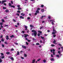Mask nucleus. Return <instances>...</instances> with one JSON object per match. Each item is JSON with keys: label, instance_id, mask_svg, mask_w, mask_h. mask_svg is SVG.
I'll list each match as a JSON object with an SVG mask.
<instances>
[{"label": "nucleus", "instance_id": "26", "mask_svg": "<svg viewBox=\"0 0 63 63\" xmlns=\"http://www.w3.org/2000/svg\"><path fill=\"white\" fill-rule=\"evenodd\" d=\"M36 45H40V44L39 43H37L36 44Z\"/></svg>", "mask_w": 63, "mask_h": 63}, {"label": "nucleus", "instance_id": "18", "mask_svg": "<svg viewBox=\"0 0 63 63\" xmlns=\"http://www.w3.org/2000/svg\"><path fill=\"white\" fill-rule=\"evenodd\" d=\"M35 62V60H32V63H34Z\"/></svg>", "mask_w": 63, "mask_h": 63}, {"label": "nucleus", "instance_id": "56", "mask_svg": "<svg viewBox=\"0 0 63 63\" xmlns=\"http://www.w3.org/2000/svg\"><path fill=\"white\" fill-rule=\"evenodd\" d=\"M15 27H18L17 25H15Z\"/></svg>", "mask_w": 63, "mask_h": 63}, {"label": "nucleus", "instance_id": "52", "mask_svg": "<svg viewBox=\"0 0 63 63\" xmlns=\"http://www.w3.org/2000/svg\"><path fill=\"white\" fill-rule=\"evenodd\" d=\"M3 9H6V8L5 7H3Z\"/></svg>", "mask_w": 63, "mask_h": 63}, {"label": "nucleus", "instance_id": "57", "mask_svg": "<svg viewBox=\"0 0 63 63\" xmlns=\"http://www.w3.org/2000/svg\"><path fill=\"white\" fill-rule=\"evenodd\" d=\"M3 37V35H1V36H0V38H2V37Z\"/></svg>", "mask_w": 63, "mask_h": 63}, {"label": "nucleus", "instance_id": "24", "mask_svg": "<svg viewBox=\"0 0 63 63\" xmlns=\"http://www.w3.org/2000/svg\"><path fill=\"white\" fill-rule=\"evenodd\" d=\"M18 10H21V8L20 7H18Z\"/></svg>", "mask_w": 63, "mask_h": 63}, {"label": "nucleus", "instance_id": "28", "mask_svg": "<svg viewBox=\"0 0 63 63\" xmlns=\"http://www.w3.org/2000/svg\"><path fill=\"white\" fill-rule=\"evenodd\" d=\"M11 7H13V8H15V6L11 5Z\"/></svg>", "mask_w": 63, "mask_h": 63}, {"label": "nucleus", "instance_id": "29", "mask_svg": "<svg viewBox=\"0 0 63 63\" xmlns=\"http://www.w3.org/2000/svg\"><path fill=\"white\" fill-rule=\"evenodd\" d=\"M30 27H32V28H33V27H34L33 25H30Z\"/></svg>", "mask_w": 63, "mask_h": 63}, {"label": "nucleus", "instance_id": "38", "mask_svg": "<svg viewBox=\"0 0 63 63\" xmlns=\"http://www.w3.org/2000/svg\"><path fill=\"white\" fill-rule=\"evenodd\" d=\"M51 46L52 47H54V46H55L54 45H52V44L51 45Z\"/></svg>", "mask_w": 63, "mask_h": 63}, {"label": "nucleus", "instance_id": "61", "mask_svg": "<svg viewBox=\"0 0 63 63\" xmlns=\"http://www.w3.org/2000/svg\"><path fill=\"white\" fill-rule=\"evenodd\" d=\"M14 49H11V51H13V50H14Z\"/></svg>", "mask_w": 63, "mask_h": 63}, {"label": "nucleus", "instance_id": "23", "mask_svg": "<svg viewBox=\"0 0 63 63\" xmlns=\"http://www.w3.org/2000/svg\"><path fill=\"white\" fill-rule=\"evenodd\" d=\"M1 46L2 47H5V45L4 44H2Z\"/></svg>", "mask_w": 63, "mask_h": 63}, {"label": "nucleus", "instance_id": "15", "mask_svg": "<svg viewBox=\"0 0 63 63\" xmlns=\"http://www.w3.org/2000/svg\"><path fill=\"white\" fill-rule=\"evenodd\" d=\"M56 57H57L58 58H59V55H56Z\"/></svg>", "mask_w": 63, "mask_h": 63}, {"label": "nucleus", "instance_id": "2", "mask_svg": "<svg viewBox=\"0 0 63 63\" xmlns=\"http://www.w3.org/2000/svg\"><path fill=\"white\" fill-rule=\"evenodd\" d=\"M49 22H51V21H52V22H51L52 24L54 25V23H53V22H55V19H54L53 20H49Z\"/></svg>", "mask_w": 63, "mask_h": 63}, {"label": "nucleus", "instance_id": "31", "mask_svg": "<svg viewBox=\"0 0 63 63\" xmlns=\"http://www.w3.org/2000/svg\"><path fill=\"white\" fill-rule=\"evenodd\" d=\"M17 55H19V52L18 51L17 52Z\"/></svg>", "mask_w": 63, "mask_h": 63}, {"label": "nucleus", "instance_id": "63", "mask_svg": "<svg viewBox=\"0 0 63 63\" xmlns=\"http://www.w3.org/2000/svg\"><path fill=\"white\" fill-rule=\"evenodd\" d=\"M60 52H61L60 51H58V53L60 54Z\"/></svg>", "mask_w": 63, "mask_h": 63}, {"label": "nucleus", "instance_id": "55", "mask_svg": "<svg viewBox=\"0 0 63 63\" xmlns=\"http://www.w3.org/2000/svg\"><path fill=\"white\" fill-rule=\"evenodd\" d=\"M22 32L23 33V34H24V31H22Z\"/></svg>", "mask_w": 63, "mask_h": 63}, {"label": "nucleus", "instance_id": "48", "mask_svg": "<svg viewBox=\"0 0 63 63\" xmlns=\"http://www.w3.org/2000/svg\"><path fill=\"white\" fill-rule=\"evenodd\" d=\"M20 6L19 5H17V7H18V8L20 7Z\"/></svg>", "mask_w": 63, "mask_h": 63}, {"label": "nucleus", "instance_id": "54", "mask_svg": "<svg viewBox=\"0 0 63 63\" xmlns=\"http://www.w3.org/2000/svg\"><path fill=\"white\" fill-rule=\"evenodd\" d=\"M26 43L27 45H28V43L27 42H26Z\"/></svg>", "mask_w": 63, "mask_h": 63}, {"label": "nucleus", "instance_id": "17", "mask_svg": "<svg viewBox=\"0 0 63 63\" xmlns=\"http://www.w3.org/2000/svg\"><path fill=\"white\" fill-rule=\"evenodd\" d=\"M0 58H1V57L0 56ZM2 62V59H0V63H1Z\"/></svg>", "mask_w": 63, "mask_h": 63}, {"label": "nucleus", "instance_id": "19", "mask_svg": "<svg viewBox=\"0 0 63 63\" xmlns=\"http://www.w3.org/2000/svg\"><path fill=\"white\" fill-rule=\"evenodd\" d=\"M9 37L8 36H6V39L7 40H8L9 39V37Z\"/></svg>", "mask_w": 63, "mask_h": 63}, {"label": "nucleus", "instance_id": "50", "mask_svg": "<svg viewBox=\"0 0 63 63\" xmlns=\"http://www.w3.org/2000/svg\"><path fill=\"white\" fill-rule=\"evenodd\" d=\"M59 40H62V38H60L59 39Z\"/></svg>", "mask_w": 63, "mask_h": 63}, {"label": "nucleus", "instance_id": "10", "mask_svg": "<svg viewBox=\"0 0 63 63\" xmlns=\"http://www.w3.org/2000/svg\"><path fill=\"white\" fill-rule=\"evenodd\" d=\"M20 18H21L22 19H24V17L22 16H20Z\"/></svg>", "mask_w": 63, "mask_h": 63}, {"label": "nucleus", "instance_id": "11", "mask_svg": "<svg viewBox=\"0 0 63 63\" xmlns=\"http://www.w3.org/2000/svg\"><path fill=\"white\" fill-rule=\"evenodd\" d=\"M10 37L11 38H14V37H15V36L14 35H12L11 36H10Z\"/></svg>", "mask_w": 63, "mask_h": 63}, {"label": "nucleus", "instance_id": "1", "mask_svg": "<svg viewBox=\"0 0 63 63\" xmlns=\"http://www.w3.org/2000/svg\"><path fill=\"white\" fill-rule=\"evenodd\" d=\"M32 32H34V33H32V36L34 35V37H36L37 35V32L34 30H33L32 31Z\"/></svg>", "mask_w": 63, "mask_h": 63}, {"label": "nucleus", "instance_id": "39", "mask_svg": "<svg viewBox=\"0 0 63 63\" xmlns=\"http://www.w3.org/2000/svg\"><path fill=\"white\" fill-rule=\"evenodd\" d=\"M38 32L39 33H42V32L40 31H38Z\"/></svg>", "mask_w": 63, "mask_h": 63}, {"label": "nucleus", "instance_id": "14", "mask_svg": "<svg viewBox=\"0 0 63 63\" xmlns=\"http://www.w3.org/2000/svg\"><path fill=\"white\" fill-rule=\"evenodd\" d=\"M1 56V58L3 59V58H5V56Z\"/></svg>", "mask_w": 63, "mask_h": 63}, {"label": "nucleus", "instance_id": "42", "mask_svg": "<svg viewBox=\"0 0 63 63\" xmlns=\"http://www.w3.org/2000/svg\"><path fill=\"white\" fill-rule=\"evenodd\" d=\"M53 55H55V52H53Z\"/></svg>", "mask_w": 63, "mask_h": 63}, {"label": "nucleus", "instance_id": "6", "mask_svg": "<svg viewBox=\"0 0 63 63\" xmlns=\"http://www.w3.org/2000/svg\"><path fill=\"white\" fill-rule=\"evenodd\" d=\"M22 47L24 48H26V46H24L23 45H22Z\"/></svg>", "mask_w": 63, "mask_h": 63}, {"label": "nucleus", "instance_id": "41", "mask_svg": "<svg viewBox=\"0 0 63 63\" xmlns=\"http://www.w3.org/2000/svg\"><path fill=\"white\" fill-rule=\"evenodd\" d=\"M41 39H44V37H43L42 36H41Z\"/></svg>", "mask_w": 63, "mask_h": 63}, {"label": "nucleus", "instance_id": "62", "mask_svg": "<svg viewBox=\"0 0 63 63\" xmlns=\"http://www.w3.org/2000/svg\"><path fill=\"white\" fill-rule=\"evenodd\" d=\"M5 44H7L8 43H7V42H5Z\"/></svg>", "mask_w": 63, "mask_h": 63}, {"label": "nucleus", "instance_id": "40", "mask_svg": "<svg viewBox=\"0 0 63 63\" xmlns=\"http://www.w3.org/2000/svg\"><path fill=\"white\" fill-rule=\"evenodd\" d=\"M17 13H20V11L18 10L17 11Z\"/></svg>", "mask_w": 63, "mask_h": 63}, {"label": "nucleus", "instance_id": "7", "mask_svg": "<svg viewBox=\"0 0 63 63\" xmlns=\"http://www.w3.org/2000/svg\"><path fill=\"white\" fill-rule=\"evenodd\" d=\"M50 60L51 61H54V58H52L50 59Z\"/></svg>", "mask_w": 63, "mask_h": 63}, {"label": "nucleus", "instance_id": "49", "mask_svg": "<svg viewBox=\"0 0 63 63\" xmlns=\"http://www.w3.org/2000/svg\"><path fill=\"white\" fill-rule=\"evenodd\" d=\"M37 14H38L37 12H36L35 13V15H37Z\"/></svg>", "mask_w": 63, "mask_h": 63}, {"label": "nucleus", "instance_id": "32", "mask_svg": "<svg viewBox=\"0 0 63 63\" xmlns=\"http://www.w3.org/2000/svg\"><path fill=\"white\" fill-rule=\"evenodd\" d=\"M1 20L2 22H5V21H4V19H2Z\"/></svg>", "mask_w": 63, "mask_h": 63}, {"label": "nucleus", "instance_id": "60", "mask_svg": "<svg viewBox=\"0 0 63 63\" xmlns=\"http://www.w3.org/2000/svg\"><path fill=\"white\" fill-rule=\"evenodd\" d=\"M40 33H38V36H40Z\"/></svg>", "mask_w": 63, "mask_h": 63}, {"label": "nucleus", "instance_id": "22", "mask_svg": "<svg viewBox=\"0 0 63 63\" xmlns=\"http://www.w3.org/2000/svg\"><path fill=\"white\" fill-rule=\"evenodd\" d=\"M6 53L7 54H9L10 53L9 52H7Z\"/></svg>", "mask_w": 63, "mask_h": 63}, {"label": "nucleus", "instance_id": "12", "mask_svg": "<svg viewBox=\"0 0 63 63\" xmlns=\"http://www.w3.org/2000/svg\"><path fill=\"white\" fill-rule=\"evenodd\" d=\"M24 35V37L25 38H26L27 37V36H28V35H26V34H25Z\"/></svg>", "mask_w": 63, "mask_h": 63}, {"label": "nucleus", "instance_id": "44", "mask_svg": "<svg viewBox=\"0 0 63 63\" xmlns=\"http://www.w3.org/2000/svg\"><path fill=\"white\" fill-rule=\"evenodd\" d=\"M9 6H11V3H9Z\"/></svg>", "mask_w": 63, "mask_h": 63}, {"label": "nucleus", "instance_id": "46", "mask_svg": "<svg viewBox=\"0 0 63 63\" xmlns=\"http://www.w3.org/2000/svg\"><path fill=\"white\" fill-rule=\"evenodd\" d=\"M40 60H41V59H39L38 60H37V61H40Z\"/></svg>", "mask_w": 63, "mask_h": 63}, {"label": "nucleus", "instance_id": "27", "mask_svg": "<svg viewBox=\"0 0 63 63\" xmlns=\"http://www.w3.org/2000/svg\"><path fill=\"white\" fill-rule=\"evenodd\" d=\"M41 12H44V9H41Z\"/></svg>", "mask_w": 63, "mask_h": 63}, {"label": "nucleus", "instance_id": "21", "mask_svg": "<svg viewBox=\"0 0 63 63\" xmlns=\"http://www.w3.org/2000/svg\"><path fill=\"white\" fill-rule=\"evenodd\" d=\"M53 43H54L55 44H56V41H55V40H54V41L53 42Z\"/></svg>", "mask_w": 63, "mask_h": 63}, {"label": "nucleus", "instance_id": "3", "mask_svg": "<svg viewBox=\"0 0 63 63\" xmlns=\"http://www.w3.org/2000/svg\"><path fill=\"white\" fill-rule=\"evenodd\" d=\"M53 31H54V32H52V34H53V35H54L55 33H57V32L56 31V30H54V28H53Z\"/></svg>", "mask_w": 63, "mask_h": 63}, {"label": "nucleus", "instance_id": "59", "mask_svg": "<svg viewBox=\"0 0 63 63\" xmlns=\"http://www.w3.org/2000/svg\"><path fill=\"white\" fill-rule=\"evenodd\" d=\"M32 40L33 41H35L36 39L34 38H32Z\"/></svg>", "mask_w": 63, "mask_h": 63}, {"label": "nucleus", "instance_id": "51", "mask_svg": "<svg viewBox=\"0 0 63 63\" xmlns=\"http://www.w3.org/2000/svg\"><path fill=\"white\" fill-rule=\"evenodd\" d=\"M28 41L29 42H31V40H28Z\"/></svg>", "mask_w": 63, "mask_h": 63}, {"label": "nucleus", "instance_id": "64", "mask_svg": "<svg viewBox=\"0 0 63 63\" xmlns=\"http://www.w3.org/2000/svg\"><path fill=\"white\" fill-rule=\"evenodd\" d=\"M17 15V16H19V14H18V13H17L16 14Z\"/></svg>", "mask_w": 63, "mask_h": 63}, {"label": "nucleus", "instance_id": "8", "mask_svg": "<svg viewBox=\"0 0 63 63\" xmlns=\"http://www.w3.org/2000/svg\"><path fill=\"white\" fill-rule=\"evenodd\" d=\"M46 16H42L41 17V19H42V18H43V17H46Z\"/></svg>", "mask_w": 63, "mask_h": 63}, {"label": "nucleus", "instance_id": "45", "mask_svg": "<svg viewBox=\"0 0 63 63\" xmlns=\"http://www.w3.org/2000/svg\"><path fill=\"white\" fill-rule=\"evenodd\" d=\"M13 21L14 22H16V20H15V19H13Z\"/></svg>", "mask_w": 63, "mask_h": 63}, {"label": "nucleus", "instance_id": "33", "mask_svg": "<svg viewBox=\"0 0 63 63\" xmlns=\"http://www.w3.org/2000/svg\"><path fill=\"white\" fill-rule=\"evenodd\" d=\"M5 12H9V10H6L5 11Z\"/></svg>", "mask_w": 63, "mask_h": 63}, {"label": "nucleus", "instance_id": "53", "mask_svg": "<svg viewBox=\"0 0 63 63\" xmlns=\"http://www.w3.org/2000/svg\"><path fill=\"white\" fill-rule=\"evenodd\" d=\"M30 17H29L27 18L28 19H30Z\"/></svg>", "mask_w": 63, "mask_h": 63}, {"label": "nucleus", "instance_id": "36", "mask_svg": "<svg viewBox=\"0 0 63 63\" xmlns=\"http://www.w3.org/2000/svg\"><path fill=\"white\" fill-rule=\"evenodd\" d=\"M1 41L2 42H4V39H3V38H2V39H1Z\"/></svg>", "mask_w": 63, "mask_h": 63}, {"label": "nucleus", "instance_id": "20", "mask_svg": "<svg viewBox=\"0 0 63 63\" xmlns=\"http://www.w3.org/2000/svg\"><path fill=\"white\" fill-rule=\"evenodd\" d=\"M24 56L25 57H27V54H24Z\"/></svg>", "mask_w": 63, "mask_h": 63}, {"label": "nucleus", "instance_id": "30", "mask_svg": "<svg viewBox=\"0 0 63 63\" xmlns=\"http://www.w3.org/2000/svg\"><path fill=\"white\" fill-rule=\"evenodd\" d=\"M0 54L1 55V56H3V55H4V54L3 53H1Z\"/></svg>", "mask_w": 63, "mask_h": 63}, {"label": "nucleus", "instance_id": "9", "mask_svg": "<svg viewBox=\"0 0 63 63\" xmlns=\"http://www.w3.org/2000/svg\"><path fill=\"white\" fill-rule=\"evenodd\" d=\"M6 2V0H2V4H3L4 2Z\"/></svg>", "mask_w": 63, "mask_h": 63}, {"label": "nucleus", "instance_id": "47", "mask_svg": "<svg viewBox=\"0 0 63 63\" xmlns=\"http://www.w3.org/2000/svg\"><path fill=\"white\" fill-rule=\"evenodd\" d=\"M43 61L44 62V63H45V62H46V61L45 60H43Z\"/></svg>", "mask_w": 63, "mask_h": 63}, {"label": "nucleus", "instance_id": "37", "mask_svg": "<svg viewBox=\"0 0 63 63\" xmlns=\"http://www.w3.org/2000/svg\"><path fill=\"white\" fill-rule=\"evenodd\" d=\"M21 59H24V58L22 57H21Z\"/></svg>", "mask_w": 63, "mask_h": 63}, {"label": "nucleus", "instance_id": "13", "mask_svg": "<svg viewBox=\"0 0 63 63\" xmlns=\"http://www.w3.org/2000/svg\"><path fill=\"white\" fill-rule=\"evenodd\" d=\"M52 51H55V49H53L52 50H50V51H51V52H52Z\"/></svg>", "mask_w": 63, "mask_h": 63}, {"label": "nucleus", "instance_id": "34", "mask_svg": "<svg viewBox=\"0 0 63 63\" xmlns=\"http://www.w3.org/2000/svg\"><path fill=\"white\" fill-rule=\"evenodd\" d=\"M44 5H42L41 6V7H42V8H43L44 7Z\"/></svg>", "mask_w": 63, "mask_h": 63}, {"label": "nucleus", "instance_id": "4", "mask_svg": "<svg viewBox=\"0 0 63 63\" xmlns=\"http://www.w3.org/2000/svg\"><path fill=\"white\" fill-rule=\"evenodd\" d=\"M40 10V8H38L37 9V10L36 11V12L37 14H39V13H40V12H39V10Z\"/></svg>", "mask_w": 63, "mask_h": 63}, {"label": "nucleus", "instance_id": "58", "mask_svg": "<svg viewBox=\"0 0 63 63\" xmlns=\"http://www.w3.org/2000/svg\"><path fill=\"white\" fill-rule=\"evenodd\" d=\"M11 3L12 4H13V2L12 1H11Z\"/></svg>", "mask_w": 63, "mask_h": 63}, {"label": "nucleus", "instance_id": "5", "mask_svg": "<svg viewBox=\"0 0 63 63\" xmlns=\"http://www.w3.org/2000/svg\"><path fill=\"white\" fill-rule=\"evenodd\" d=\"M25 28V30H27V28L28 27L24 25Z\"/></svg>", "mask_w": 63, "mask_h": 63}, {"label": "nucleus", "instance_id": "16", "mask_svg": "<svg viewBox=\"0 0 63 63\" xmlns=\"http://www.w3.org/2000/svg\"><path fill=\"white\" fill-rule=\"evenodd\" d=\"M12 60H14V58L13 57H11L10 58Z\"/></svg>", "mask_w": 63, "mask_h": 63}, {"label": "nucleus", "instance_id": "43", "mask_svg": "<svg viewBox=\"0 0 63 63\" xmlns=\"http://www.w3.org/2000/svg\"><path fill=\"white\" fill-rule=\"evenodd\" d=\"M0 25H3V23H0Z\"/></svg>", "mask_w": 63, "mask_h": 63}, {"label": "nucleus", "instance_id": "25", "mask_svg": "<svg viewBox=\"0 0 63 63\" xmlns=\"http://www.w3.org/2000/svg\"><path fill=\"white\" fill-rule=\"evenodd\" d=\"M48 18H49V19H50V18H51V16H48Z\"/></svg>", "mask_w": 63, "mask_h": 63}, {"label": "nucleus", "instance_id": "35", "mask_svg": "<svg viewBox=\"0 0 63 63\" xmlns=\"http://www.w3.org/2000/svg\"><path fill=\"white\" fill-rule=\"evenodd\" d=\"M17 25H18H18H19V23L18 22L17 23Z\"/></svg>", "mask_w": 63, "mask_h": 63}]
</instances>
